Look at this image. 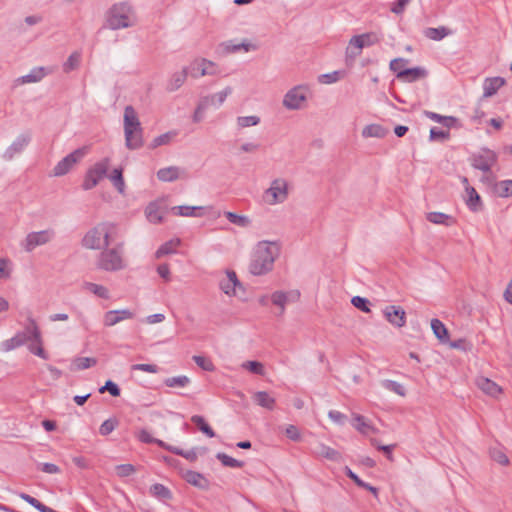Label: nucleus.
<instances>
[{
  "mask_svg": "<svg viewBox=\"0 0 512 512\" xmlns=\"http://www.w3.org/2000/svg\"><path fill=\"white\" fill-rule=\"evenodd\" d=\"M280 246L276 241H260L253 250L249 264V272L255 276H262L274 267V262L279 256Z\"/></svg>",
  "mask_w": 512,
  "mask_h": 512,
  "instance_id": "f257e3e1",
  "label": "nucleus"
},
{
  "mask_svg": "<svg viewBox=\"0 0 512 512\" xmlns=\"http://www.w3.org/2000/svg\"><path fill=\"white\" fill-rule=\"evenodd\" d=\"M135 23V12L127 3L113 5L106 14V25L113 30L125 29L135 25Z\"/></svg>",
  "mask_w": 512,
  "mask_h": 512,
  "instance_id": "f03ea898",
  "label": "nucleus"
},
{
  "mask_svg": "<svg viewBox=\"0 0 512 512\" xmlns=\"http://www.w3.org/2000/svg\"><path fill=\"white\" fill-rule=\"evenodd\" d=\"M291 185L285 178L273 179L269 186L262 192L261 201L268 206L283 204L289 198Z\"/></svg>",
  "mask_w": 512,
  "mask_h": 512,
  "instance_id": "7ed1b4c3",
  "label": "nucleus"
},
{
  "mask_svg": "<svg viewBox=\"0 0 512 512\" xmlns=\"http://www.w3.org/2000/svg\"><path fill=\"white\" fill-rule=\"evenodd\" d=\"M124 131L128 148L135 149L142 145V129L137 113L131 106L124 111Z\"/></svg>",
  "mask_w": 512,
  "mask_h": 512,
  "instance_id": "20e7f679",
  "label": "nucleus"
},
{
  "mask_svg": "<svg viewBox=\"0 0 512 512\" xmlns=\"http://www.w3.org/2000/svg\"><path fill=\"white\" fill-rule=\"evenodd\" d=\"M311 91L308 84L291 87L282 98V106L289 111L302 110L307 106Z\"/></svg>",
  "mask_w": 512,
  "mask_h": 512,
  "instance_id": "39448f33",
  "label": "nucleus"
},
{
  "mask_svg": "<svg viewBox=\"0 0 512 512\" xmlns=\"http://www.w3.org/2000/svg\"><path fill=\"white\" fill-rule=\"evenodd\" d=\"M380 42V37L376 32H366L352 36L345 49V56L348 59H354L361 55L363 48L376 45Z\"/></svg>",
  "mask_w": 512,
  "mask_h": 512,
  "instance_id": "423d86ee",
  "label": "nucleus"
},
{
  "mask_svg": "<svg viewBox=\"0 0 512 512\" xmlns=\"http://www.w3.org/2000/svg\"><path fill=\"white\" fill-rule=\"evenodd\" d=\"M220 290L230 298H237L244 301L246 290L233 270H225L219 279Z\"/></svg>",
  "mask_w": 512,
  "mask_h": 512,
  "instance_id": "0eeeda50",
  "label": "nucleus"
},
{
  "mask_svg": "<svg viewBox=\"0 0 512 512\" xmlns=\"http://www.w3.org/2000/svg\"><path fill=\"white\" fill-rule=\"evenodd\" d=\"M127 266L123 253L119 249H109L100 254L98 267L104 271L115 272Z\"/></svg>",
  "mask_w": 512,
  "mask_h": 512,
  "instance_id": "6e6552de",
  "label": "nucleus"
},
{
  "mask_svg": "<svg viewBox=\"0 0 512 512\" xmlns=\"http://www.w3.org/2000/svg\"><path fill=\"white\" fill-rule=\"evenodd\" d=\"M189 77L198 79L204 76H213L219 73L218 65L206 58H195L186 66Z\"/></svg>",
  "mask_w": 512,
  "mask_h": 512,
  "instance_id": "1a4fd4ad",
  "label": "nucleus"
},
{
  "mask_svg": "<svg viewBox=\"0 0 512 512\" xmlns=\"http://www.w3.org/2000/svg\"><path fill=\"white\" fill-rule=\"evenodd\" d=\"M83 245L88 249H102L109 243L107 226H95L83 238Z\"/></svg>",
  "mask_w": 512,
  "mask_h": 512,
  "instance_id": "9d476101",
  "label": "nucleus"
},
{
  "mask_svg": "<svg viewBox=\"0 0 512 512\" xmlns=\"http://www.w3.org/2000/svg\"><path fill=\"white\" fill-rule=\"evenodd\" d=\"M88 153V147H82L74 150L72 153L59 161L53 169L55 176H63L67 174L84 156Z\"/></svg>",
  "mask_w": 512,
  "mask_h": 512,
  "instance_id": "9b49d317",
  "label": "nucleus"
},
{
  "mask_svg": "<svg viewBox=\"0 0 512 512\" xmlns=\"http://www.w3.org/2000/svg\"><path fill=\"white\" fill-rule=\"evenodd\" d=\"M110 166V159L105 158L100 162L96 163L92 168L88 170L83 181V188L90 190L94 188L100 180L106 175Z\"/></svg>",
  "mask_w": 512,
  "mask_h": 512,
  "instance_id": "f8f14e48",
  "label": "nucleus"
},
{
  "mask_svg": "<svg viewBox=\"0 0 512 512\" xmlns=\"http://www.w3.org/2000/svg\"><path fill=\"white\" fill-rule=\"evenodd\" d=\"M301 293L297 289L283 291L277 290L274 291L270 300L273 305L277 306L280 310V315H283L288 304L296 303L300 300Z\"/></svg>",
  "mask_w": 512,
  "mask_h": 512,
  "instance_id": "ddd939ff",
  "label": "nucleus"
},
{
  "mask_svg": "<svg viewBox=\"0 0 512 512\" xmlns=\"http://www.w3.org/2000/svg\"><path fill=\"white\" fill-rule=\"evenodd\" d=\"M461 182L464 185L463 199L465 204L472 211H480L483 208V202L480 195L472 186L469 185L466 177H463Z\"/></svg>",
  "mask_w": 512,
  "mask_h": 512,
  "instance_id": "4468645a",
  "label": "nucleus"
},
{
  "mask_svg": "<svg viewBox=\"0 0 512 512\" xmlns=\"http://www.w3.org/2000/svg\"><path fill=\"white\" fill-rule=\"evenodd\" d=\"M223 50L226 53H238L244 52L248 53L251 51H255L258 49V43L255 40L251 39H242V40H230L223 43Z\"/></svg>",
  "mask_w": 512,
  "mask_h": 512,
  "instance_id": "2eb2a0df",
  "label": "nucleus"
},
{
  "mask_svg": "<svg viewBox=\"0 0 512 512\" xmlns=\"http://www.w3.org/2000/svg\"><path fill=\"white\" fill-rule=\"evenodd\" d=\"M383 315L385 319L396 328H402L406 324V312L401 306H386L383 309Z\"/></svg>",
  "mask_w": 512,
  "mask_h": 512,
  "instance_id": "dca6fc26",
  "label": "nucleus"
},
{
  "mask_svg": "<svg viewBox=\"0 0 512 512\" xmlns=\"http://www.w3.org/2000/svg\"><path fill=\"white\" fill-rule=\"evenodd\" d=\"M497 161V155L494 151L485 149L473 157L472 165L481 171H489Z\"/></svg>",
  "mask_w": 512,
  "mask_h": 512,
  "instance_id": "f3484780",
  "label": "nucleus"
},
{
  "mask_svg": "<svg viewBox=\"0 0 512 512\" xmlns=\"http://www.w3.org/2000/svg\"><path fill=\"white\" fill-rule=\"evenodd\" d=\"M53 237V231L50 229L32 232L27 235L24 247L27 251H32L40 245L48 243Z\"/></svg>",
  "mask_w": 512,
  "mask_h": 512,
  "instance_id": "a211bd4d",
  "label": "nucleus"
},
{
  "mask_svg": "<svg viewBox=\"0 0 512 512\" xmlns=\"http://www.w3.org/2000/svg\"><path fill=\"white\" fill-rule=\"evenodd\" d=\"M134 316L129 309L110 310L104 314L103 323L105 326L111 327L122 321L133 319Z\"/></svg>",
  "mask_w": 512,
  "mask_h": 512,
  "instance_id": "6ab92c4d",
  "label": "nucleus"
},
{
  "mask_svg": "<svg viewBox=\"0 0 512 512\" xmlns=\"http://www.w3.org/2000/svg\"><path fill=\"white\" fill-rule=\"evenodd\" d=\"M169 212L174 216L201 217L208 212V209L202 206L179 205L171 207Z\"/></svg>",
  "mask_w": 512,
  "mask_h": 512,
  "instance_id": "aec40b11",
  "label": "nucleus"
},
{
  "mask_svg": "<svg viewBox=\"0 0 512 512\" xmlns=\"http://www.w3.org/2000/svg\"><path fill=\"white\" fill-rule=\"evenodd\" d=\"M166 213V205L164 200L159 199L149 203L145 209V214L150 222H160Z\"/></svg>",
  "mask_w": 512,
  "mask_h": 512,
  "instance_id": "412c9836",
  "label": "nucleus"
},
{
  "mask_svg": "<svg viewBox=\"0 0 512 512\" xmlns=\"http://www.w3.org/2000/svg\"><path fill=\"white\" fill-rule=\"evenodd\" d=\"M476 385L483 393L493 398H498L503 392L496 382L484 376L476 379Z\"/></svg>",
  "mask_w": 512,
  "mask_h": 512,
  "instance_id": "4be33fe9",
  "label": "nucleus"
},
{
  "mask_svg": "<svg viewBox=\"0 0 512 512\" xmlns=\"http://www.w3.org/2000/svg\"><path fill=\"white\" fill-rule=\"evenodd\" d=\"M81 288L84 292L91 293L100 299L109 300L111 298L110 290L102 284L84 281Z\"/></svg>",
  "mask_w": 512,
  "mask_h": 512,
  "instance_id": "5701e85b",
  "label": "nucleus"
},
{
  "mask_svg": "<svg viewBox=\"0 0 512 512\" xmlns=\"http://www.w3.org/2000/svg\"><path fill=\"white\" fill-rule=\"evenodd\" d=\"M184 176V171L177 166L161 168L157 172V178L162 182L176 181Z\"/></svg>",
  "mask_w": 512,
  "mask_h": 512,
  "instance_id": "b1692460",
  "label": "nucleus"
},
{
  "mask_svg": "<svg viewBox=\"0 0 512 512\" xmlns=\"http://www.w3.org/2000/svg\"><path fill=\"white\" fill-rule=\"evenodd\" d=\"M427 76V70L423 67L407 68L405 71L397 75V79L402 82H415L424 79Z\"/></svg>",
  "mask_w": 512,
  "mask_h": 512,
  "instance_id": "393cba45",
  "label": "nucleus"
},
{
  "mask_svg": "<svg viewBox=\"0 0 512 512\" xmlns=\"http://www.w3.org/2000/svg\"><path fill=\"white\" fill-rule=\"evenodd\" d=\"M254 403L267 410H274L276 406V399L266 391H257L252 395Z\"/></svg>",
  "mask_w": 512,
  "mask_h": 512,
  "instance_id": "a878e982",
  "label": "nucleus"
},
{
  "mask_svg": "<svg viewBox=\"0 0 512 512\" xmlns=\"http://www.w3.org/2000/svg\"><path fill=\"white\" fill-rule=\"evenodd\" d=\"M506 83L502 77H490L486 78L483 82V96L491 97L497 93V91L504 86Z\"/></svg>",
  "mask_w": 512,
  "mask_h": 512,
  "instance_id": "bb28decb",
  "label": "nucleus"
},
{
  "mask_svg": "<svg viewBox=\"0 0 512 512\" xmlns=\"http://www.w3.org/2000/svg\"><path fill=\"white\" fill-rule=\"evenodd\" d=\"M316 455L318 457L327 459L329 461L333 462H341L342 461V454L337 451L336 449L324 444L319 443L316 449Z\"/></svg>",
  "mask_w": 512,
  "mask_h": 512,
  "instance_id": "cd10ccee",
  "label": "nucleus"
},
{
  "mask_svg": "<svg viewBox=\"0 0 512 512\" xmlns=\"http://www.w3.org/2000/svg\"><path fill=\"white\" fill-rule=\"evenodd\" d=\"M352 425L361 434L368 435L375 433L377 430L364 416L359 414L352 415Z\"/></svg>",
  "mask_w": 512,
  "mask_h": 512,
  "instance_id": "c85d7f7f",
  "label": "nucleus"
},
{
  "mask_svg": "<svg viewBox=\"0 0 512 512\" xmlns=\"http://www.w3.org/2000/svg\"><path fill=\"white\" fill-rule=\"evenodd\" d=\"M188 76H189V73H188L186 67L183 68L181 71L174 73L170 77V79L167 81L166 89L169 92H174V91L178 90L179 88H181L184 85Z\"/></svg>",
  "mask_w": 512,
  "mask_h": 512,
  "instance_id": "c756f323",
  "label": "nucleus"
},
{
  "mask_svg": "<svg viewBox=\"0 0 512 512\" xmlns=\"http://www.w3.org/2000/svg\"><path fill=\"white\" fill-rule=\"evenodd\" d=\"M17 334L18 336H22L21 338L23 339L24 344H27L32 340H38L39 336L41 335L38 325L33 319H30L24 330L18 332Z\"/></svg>",
  "mask_w": 512,
  "mask_h": 512,
  "instance_id": "7c9ffc66",
  "label": "nucleus"
},
{
  "mask_svg": "<svg viewBox=\"0 0 512 512\" xmlns=\"http://www.w3.org/2000/svg\"><path fill=\"white\" fill-rule=\"evenodd\" d=\"M387 133L388 129L377 123L364 126L361 131L363 138H383L387 135Z\"/></svg>",
  "mask_w": 512,
  "mask_h": 512,
  "instance_id": "2f4dec72",
  "label": "nucleus"
},
{
  "mask_svg": "<svg viewBox=\"0 0 512 512\" xmlns=\"http://www.w3.org/2000/svg\"><path fill=\"white\" fill-rule=\"evenodd\" d=\"M261 123V118L257 114L238 116L235 120V127L238 130H244L250 127L258 126Z\"/></svg>",
  "mask_w": 512,
  "mask_h": 512,
  "instance_id": "473e14b6",
  "label": "nucleus"
},
{
  "mask_svg": "<svg viewBox=\"0 0 512 512\" xmlns=\"http://www.w3.org/2000/svg\"><path fill=\"white\" fill-rule=\"evenodd\" d=\"M179 238H173L164 244H162L155 253L157 259L162 258L166 255L174 254L177 252V248L180 245Z\"/></svg>",
  "mask_w": 512,
  "mask_h": 512,
  "instance_id": "72a5a7b5",
  "label": "nucleus"
},
{
  "mask_svg": "<svg viewBox=\"0 0 512 512\" xmlns=\"http://www.w3.org/2000/svg\"><path fill=\"white\" fill-rule=\"evenodd\" d=\"M158 446H160L176 455H180L189 461H195L197 459V452L195 449L184 451L178 447L168 445L163 441H159Z\"/></svg>",
  "mask_w": 512,
  "mask_h": 512,
  "instance_id": "f704fd0d",
  "label": "nucleus"
},
{
  "mask_svg": "<svg viewBox=\"0 0 512 512\" xmlns=\"http://www.w3.org/2000/svg\"><path fill=\"white\" fill-rule=\"evenodd\" d=\"M431 329L436 338L442 343H446L449 340L448 330L439 319L431 320Z\"/></svg>",
  "mask_w": 512,
  "mask_h": 512,
  "instance_id": "c9c22d12",
  "label": "nucleus"
},
{
  "mask_svg": "<svg viewBox=\"0 0 512 512\" xmlns=\"http://www.w3.org/2000/svg\"><path fill=\"white\" fill-rule=\"evenodd\" d=\"M231 93H232V88L231 87H225L221 91H218V92H216L214 94H211V95L205 96V97L207 99H209L210 105H213V106H216V107H220L221 105L224 104V102L226 101L228 96L231 95Z\"/></svg>",
  "mask_w": 512,
  "mask_h": 512,
  "instance_id": "e433bc0d",
  "label": "nucleus"
},
{
  "mask_svg": "<svg viewBox=\"0 0 512 512\" xmlns=\"http://www.w3.org/2000/svg\"><path fill=\"white\" fill-rule=\"evenodd\" d=\"M109 179L120 194H125V181L122 168L114 169L109 175Z\"/></svg>",
  "mask_w": 512,
  "mask_h": 512,
  "instance_id": "4c0bfd02",
  "label": "nucleus"
},
{
  "mask_svg": "<svg viewBox=\"0 0 512 512\" xmlns=\"http://www.w3.org/2000/svg\"><path fill=\"white\" fill-rule=\"evenodd\" d=\"M209 99L203 97L197 104L194 113L192 115V120L194 123H200L204 120L206 116L207 109L209 107Z\"/></svg>",
  "mask_w": 512,
  "mask_h": 512,
  "instance_id": "58836bf2",
  "label": "nucleus"
},
{
  "mask_svg": "<svg viewBox=\"0 0 512 512\" xmlns=\"http://www.w3.org/2000/svg\"><path fill=\"white\" fill-rule=\"evenodd\" d=\"M191 380L186 375L169 377L164 380V385L169 388H184L190 384Z\"/></svg>",
  "mask_w": 512,
  "mask_h": 512,
  "instance_id": "ea45409f",
  "label": "nucleus"
},
{
  "mask_svg": "<svg viewBox=\"0 0 512 512\" xmlns=\"http://www.w3.org/2000/svg\"><path fill=\"white\" fill-rule=\"evenodd\" d=\"M494 192L503 198L512 197V180H502L495 184Z\"/></svg>",
  "mask_w": 512,
  "mask_h": 512,
  "instance_id": "a19ab883",
  "label": "nucleus"
},
{
  "mask_svg": "<svg viewBox=\"0 0 512 512\" xmlns=\"http://www.w3.org/2000/svg\"><path fill=\"white\" fill-rule=\"evenodd\" d=\"M185 480L196 487L203 488L207 485V480L204 476L195 471H187L184 475Z\"/></svg>",
  "mask_w": 512,
  "mask_h": 512,
  "instance_id": "79ce46f5",
  "label": "nucleus"
},
{
  "mask_svg": "<svg viewBox=\"0 0 512 512\" xmlns=\"http://www.w3.org/2000/svg\"><path fill=\"white\" fill-rule=\"evenodd\" d=\"M149 491L153 497H156L160 500H168L172 497L170 490L160 483L152 485Z\"/></svg>",
  "mask_w": 512,
  "mask_h": 512,
  "instance_id": "37998d69",
  "label": "nucleus"
},
{
  "mask_svg": "<svg viewBox=\"0 0 512 512\" xmlns=\"http://www.w3.org/2000/svg\"><path fill=\"white\" fill-rule=\"evenodd\" d=\"M426 116L431 120L442 124L447 128H451L457 124V119L452 116H441L434 112H426Z\"/></svg>",
  "mask_w": 512,
  "mask_h": 512,
  "instance_id": "c03bdc74",
  "label": "nucleus"
},
{
  "mask_svg": "<svg viewBox=\"0 0 512 512\" xmlns=\"http://www.w3.org/2000/svg\"><path fill=\"white\" fill-rule=\"evenodd\" d=\"M424 34L427 38L439 41L445 38L447 35L450 34V31L446 27H438V28H427L424 31Z\"/></svg>",
  "mask_w": 512,
  "mask_h": 512,
  "instance_id": "a18cd8bd",
  "label": "nucleus"
},
{
  "mask_svg": "<svg viewBox=\"0 0 512 512\" xmlns=\"http://www.w3.org/2000/svg\"><path fill=\"white\" fill-rule=\"evenodd\" d=\"M191 421L198 427V429L203 432L206 436L212 438L215 436L212 428L206 423L205 419L202 416L194 415L191 418Z\"/></svg>",
  "mask_w": 512,
  "mask_h": 512,
  "instance_id": "49530a36",
  "label": "nucleus"
},
{
  "mask_svg": "<svg viewBox=\"0 0 512 512\" xmlns=\"http://www.w3.org/2000/svg\"><path fill=\"white\" fill-rule=\"evenodd\" d=\"M29 143V138L27 136L18 137L9 147L7 153H9V158H12L14 154L20 153Z\"/></svg>",
  "mask_w": 512,
  "mask_h": 512,
  "instance_id": "de8ad7c7",
  "label": "nucleus"
},
{
  "mask_svg": "<svg viewBox=\"0 0 512 512\" xmlns=\"http://www.w3.org/2000/svg\"><path fill=\"white\" fill-rule=\"evenodd\" d=\"M381 384L386 390H389L401 397L406 395V389L401 383L386 379L383 380Z\"/></svg>",
  "mask_w": 512,
  "mask_h": 512,
  "instance_id": "09e8293b",
  "label": "nucleus"
},
{
  "mask_svg": "<svg viewBox=\"0 0 512 512\" xmlns=\"http://www.w3.org/2000/svg\"><path fill=\"white\" fill-rule=\"evenodd\" d=\"M28 349L34 355H37L38 357H40L42 359H48V354L45 352V350L42 347L41 335L39 336L38 340H32V341L28 342Z\"/></svg>",
  "mask_w": 512,
  "mask_h": 512,
  "instance_id": "8fccbe9b",
  "label": "nucleus"
},
{
  "mask_svg": "<svg viewBox=\"0 0 512 512\" xmlns=\"http://www.w3.org/2000/svg\"><path fill=\"white\" fill-rule=\"evenodd\" d=\"M490 457L502 466H508L510 461L502 448L494 447L490 449Z\"/></svg>",
  "mask_w": 512,
  "mask_h": 512,
  "instance_id": "3c124183",
  "label": "nucleus"
},
{
  "mask_svg": "<svg viewBox=\"0 0 512 512\" xmlns=\"http://www.w3.org/2000/svg\"><path fill=\"white\" fill-rule=\"evenodd\" d=\"M21 337L22 336H18V334L16 333L10 339L3 341L1 344L2 350L5 352H9V351H12V350L24 345L23 339Z\"/></svg>",
  "mask_w": 512,
  "mask_h": 512,
  "instance_id": "603ef678",
  "label": "nucleus"
},
{
  "mask_svg": "<svg viewBox=\"0 0 512 512\" xmlns=\"http://www.w3.org/2000/svg\"><path fill=\"white\" fill-rule=\"evenodd\" d=\"M344 77V72L342 71H333L326 74H321L318 77V81L322 84H333L338 82Z\"/></svg>",
  "mask_w": 512,
  "mask_h": 512,
  "instance_id": "864d4df0",
  "label": "nucleus"
},
{
  "mask_svg": "<svg viewBox=\"0 0 512 512\" xmlns=\"http://www.w3.org/2000/svg\"><path fill=\"white\" fill-rule=\"evenodd\" d=\"M97 363L95 358L92 357H79L73 361L75 370H84L94 366Z\"/></svg>",
  "mask_w": 512,
  "mask_h": 512,
  "instance_id": "5fc2aeb1",
  "label": "nucleus"
},
{
  "mask_svg": "<svg viewBox=\"0 0 512 512\" xmlns=\"http://www.w3.org/2000/svg\"><path fill=\"white\" fill-rule=\"evenodd\" d=\"M217 459L227 467L231 468H241L243 466V462L225 454V453H218L216 455Z\"/></svg>",
  "mask_w": 512,
  "mask_h": 512,
  "instance_id": "6e6d98bb",
  "label": "nucleus"
},
{
  "mask_svg": "<svg viewBox=\"0 0 512 512\" xmlns=\"http://www.w3.org/2000/svg\"><path fill=\"white\" fill-rule=\"evenodd\" d=\"M242 368L257 375L263 376L265 374L264 365L258 361H246L242 363Z\"/></svg>",
  "mask_w": 512,
  "mask_h": 512,
  "instance_id": "4d7b16f0",
  "label": "nucleus"
},
{
  "mask_svg": "<svg viewBox=\"0 0 512 512\" xmlns=\"http://www.w3.org/2000/svg\"><path fill=\"white\" fill-rule=\"evenodd\" d=\"M80 61H81L80 53H78V52L72 53L63 65L64 71L68 73V72L76 69L80 64Z\"/></svg>",
  "mask_w": 512,
  "mask_h": 512,
  "instance_id": "13d9d810",
  "label": "nucleus"
},
{
  "mask_svg": "<svg viewBox=\"0 0 512 512\" xmlns=\"http://www.w3.org/2000/svg\"><path fill=\"white\" fill-rule=\"evenodd\" d=\"M115 472L118 477L125 478L133 475L136 472V468L132 464H121L115 467Z\"/></svg>",
  "mask_w": 512,
  "mask_h": 512,
  "instance_id": "bf43d9fd",
  "label": "nucleus"
},
{
  "mask_svg": "<svg viewBox=\"0 0 512 512\" xmlns=\"http://www.w3.org/2000/svg\"><path fill=\"white\" fill-rule=\"evenodd\" d=\"M193 360L201 369L205 371L211 372L215 369L213 362L207 357L195 355L193 356Z\"/></svg>",
  "mask_w": 512,
  "mask_h": 512,
  "instance_id": "052dcab7",
  "label": "nucleus"
},
{
  "mask_svg": "<svg viewBox=\"0 0 512 512\" xmlns=\"http://www.w3.org/2000/svg\"><path fill=\"white\" fill-rule=\"evenodd\" d=\"M407 64H408V60H406L404 58H395L390 62L389 67L393 72L396 73V76H397V75H400L401 72H403L407 69L406 68Z\"/></svg>",
  "mask_w": 512,
  "mask_h": 512,
  "instance_id": "680f3d73",
  "label": "nucleus"
},
{
  "mask_svg": "<svg viewBox=\"0 0 512 512\" xmlns=\"http://www.w3.org/2000/svg\"><path fill=\"white\" fill-rule=\"evenodd\" d=\"M12 273V262L7 258H0V279L10 278Z\"/></svg>",
  "mask_w": 512,
  "mask_h": 512,
  "instance_id": "e2e57ef3",
  "label": "nucleus"
},
{
  "mask_svg": "<svg viewBox=\"0 0 512 512\" xmlns=\"http://www.w3.org/2000/svg\"><path fill=\"white\" fill-rule=\"evenodd\" d=\"M20 498L23 499L24 501H26L27 503H29L31 506H33L34 508H36L40 512H45L47 510V508H48V506L42 504L36 498H34V497H32V496H30L28 494L21 493L20 494Z\"/></svg>",
  "mask_w": 512,
  "mask_h": 512,
  "instance_id": "0e129e2a",
  "label": "nucleus"
},
{
  "mask_svg": "<svg viewBox=\"0 0 512 512\" xmlns=\"http://www.w3.org/2000/svg\"><path fill=\"white\" fill-rule=\"evenodd\" d=\"M20 498L23 499L24 501H26L27 503H29L31 506H33L34 508H36L40 512H45L47 510V508H48V506L42 504L36 498H34V497H32V496H30L28 494L21 493L20 494Z\"/></svg>",
  "mask_w": 512,
  "mask_h": 512,
  "instance_id": "69168bd1",
  "label": "nucleus"
},
{
  "mask_svg": "<svg viewBox=\"0 0 512 512\" xmlns=\"http://www.w3.org/2000/svg\"><path fill=\"white\" fill-rule=\"evenodd\" d=\"M45 76V71L43 68L36 69L32 71L31 73L25 75L23 77V82L25 83H32V82H38L41 79H43Z\"/></svg>",
  "mask_w": 512,
  "mask_h": 512,
  "instance_id": "338daca9",
  "label": "nucleus"
},
{
  "mask_svg": "<svg viewBox=\"0 0 512 512\" xmlns=\"http://www.w3.org/2000/svg\"><path fill=\"white\" fill-rule=\"evenodd\" d=\"M284 433L292 441L297 442L301 440V432L295 425H287L284 429Z\"/></svg>",
  "mask_w": 512,
  "mask_h": 512,
  "instance_id": "774afa93",
  "label": "nucleus"
}]
</instances>
